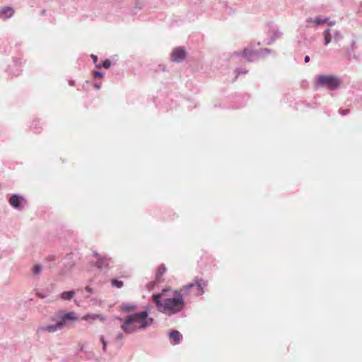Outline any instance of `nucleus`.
<instances>
[{
    "label": "nucleus",
    "mask_w": 362,
    "mask_h": 362,
    "mask_svg": "<svg viewBox=\"0 0 362 362\" xmlns=\"http://www.w3.org/2000/svg\"><path fill=\"white\" fill-rule=\"evenodd\" d=\"M207 286V281L199 278H196L194 282L184 285L180 291L173 292L172 297L165 298L163 293L152 296V300L155 303L157 310L167 316H173L182 311L185 303L182 291L187 292L191 288L196 287L197 296L204 293V289Z\"/></svg>",
    "instance_id": "f257e3e1"
},
{
    "label": "nucleus",
    "mask_w": 362,
    "mask_h": 362,
    "mask_svg": "<svg viewBox=\"0 0 362 362\" xmlns=\"http://www.w3.org/2000/svg\"><path fill=\"white\" fill-rule=\"evenodd\" d=\"M122 322L121 329L126 334H133L137 331H144L152 327L155 322L149 316V310L146 309L127 315L124 318H119Z\"/></svg>",
    "instance_id": "f03ea898"
},
{
    "label": "nucleus",
    "mask_w": 362,
    "mask_h": 362,
    "mask_svg": "<svg viewBox=\"0 0 362 362\" xmlns=\"http://www.w3.org/2000/svg\"><path fill=\"white\" fill-rule=\"evenodd\" d=\"M78 320L77 315L75 312L70 311L62 314L59 317V321L53 325H41L37 327V332L39 334L42 333H54L62 330L67 323L69 322H75Z\"/></svg>",
    "instance_id": "7ed1b4c3"
},
{
    "label": "nucleus",
    "mask_w": 362,
    "mask_h": 362,
    "mask_svg": "<svg viewBox=\"0 0 362 362\" xmlns=\"http://www.w3.org/2000/svg\"><path fill=\"white\" fill-rule=\"evenodd\" d=\"M315 86L336 90L341 84V79L335 75H319L315 77Z\"/></svg>",
    "instance_id": "20e7f679"
},
{
    "label": "nucleus",
    "mask_w": 362,
    "mask_h": 362,
    "mask_svg": "<svg viewBox=\"0 0 362 362\" xmlns=\"http://www.w3.org/2000/svg\"><path fill=\"white\" fill-rule=\"evenodd\" d=\"M8 203L13 209L17 211H22L28 204L25 197L19 194H11Z\"/></svg>",
    "instance_id": "39448f33"
},
{
    "label": "nucleus",
    "mask_w": 362,
    "mask_h": 362,
    "mask_svg": "<svg viewBox=\"0 0 362 362\" xmlns=\"http://www.w3.org/2000/svg\"><path fill=\"white\" fill-rule=\"evenodd\" d=\"M232 57H243L247 62H252L257 59L260 57L259 51L252 50L250 48H245L241 52H235L232 54Z\"/></svg>",
    "instance_id": "423d86ee"
},
{
    "label": "nucleus",
    "mask_w": 362,
    "mask_h": 362,
    "mask_svg": "<svg viewBox=\"0 0 362 362\" xmlns=\"http://www.w3.org/2000/svg\"><path fill=\"white\" fill-rule=\"evenodd\" d=\"M186 58V52L182 47L174 49L171 53V60L173 62L180 63Z\"/></svg>",
    "instance_id": "0eeeda50"
},
{
    "label": "nucleus",
    "mask_w": 362,
    "mask_h": 362,
    "mask_svg": "<svg viewBox=\"0 0 362 362\" xmlns=\"http://www.w3.org/2000/svg\"><path fill=\"white\" fill-rule=\"evenodd\" d=\"M283 33L279 30V28H275L272 33L269 35L264 40L266 45H272L276 40L279 39L282 36Z\"/></svg>",
    "instance_id": "6e6552de"
},
{
    "label": "nucleus",
    "mask_w": 362,
    "mask_h": 362,
    "mask_svg": "<svg viewBox=\"0 0 362 362\" xmlns=\"http://www.w3.org/2000/svg\"><path fill=\"white\" fill-rule=\"evenodd\" d=\"M112 263V261L111 258L110 257H100L98 258V260L96 262V266L98 268L103 269H107L110 267L111 264Z\"/></svg>",
    "instance_id": "1a4fd4ad"
},
{
    "label": "nucleus",
    "mask_w": 362,
    "mask_h": 362,
    "mask_svg": "<svg viewBox=\"0 0 362 362\" xmlns=\"http://www.w3.org/2000/svg\"><path fill=\"white\" fill-rule=\"evenodd\" d=\"M82 320L91 323L96 320L104 321L105 320V317H104V315L100 314L88 313L83 316Z\"/></svg>",
    "instance_id": "9d476101"
},
{
    "label": "nucleus",
    "mask_w": 362,
    "mask_h": 362,
    "mask_svg": "<svg viewBox=\"0 0 362 362\" xmlns=\"http://www.w3.org/2000/svg\"><path fill=\"white\" fill-rule=\"evenodd\" d=\"M168 335L173 344H179L182 341V335L177 330L170 331Z\"/></svg>",
    "instance_id": "9b49d317"
},
{
    "label": "nucleus",
    "mask_w": 362,
    "mask_h": 362,
    "mask_svg": "<svg viewBox=\"0 0 362 362\" xmlns=\"http://www.w3.org/2000/svg\"><path fill=\"white\" fill-rule=\"evenodd\" d=\"M328 21L327 18H325L323 16H319L315 18H308L306 19V22L309 23H313L315 25H320L327 23Z\"/></svg>",
    "instance_id": "f8f14e48"
},
{
    "label": "nucleus",
    "mask_w": 362,
    "mask_h": 362,
    "mask_svg": "<svg viewBox=\"0 0 362 362\" xmlns=\"http://www.w3.org/2000/svg\"><path fill=\"white\" fill-rule=\"evenodd\" d=\"M14 11L13 8L7 6L4 7L0 10V18L5 19L11 17L13 15Z\"/></svg>",
    "instance_id": "ddd939ff"
},
{
    "label": "nucleus",
    "mask_w": 362,
    "mask_h": 362,
    "mask_svg": "<svg viewBox=\"0 0 362 362\" xmlns=\"http://www.w3.org/2000/svg\"><path fill=\"white\" fill-rule=\"evenodd\" d=\"M136 308H137V305L136 303H122L121 305V310H122L124 313L133 312Z\"/></svg>",
    "instance_id": "4468645a"
},
{
    "label": "nucleus",
    "mask_w": 362,
    "mask_h": 362,
    "mask_svg": "<svg viewBox=\"0 0 362 362\" xmlns=\"http://www.w3.org/2000/svg\"><path fill=\"white\" fill-rule=\"evenodd\" d=\"M75 296V291L74 290L62 292L59 297L62 300H71Z\"/></svg>",
    "instance_id": "2eb2a0df"
},
{
    "label": "nucleus",
    "mask_w": 362,
    "mask_h": 362,
    "mask_svg": "<svg viewBox=\"0 0 362 362\" xmlns=\"http://www.w3.org/2000/svg\"><path fill=\"white\" fill-rule=\"evenodd\" d=\"M331 29L330 28H327V30H325L323 33V36H324V44L325 45H328L331 41L332 40V34H331Z\"/></svg>",
    "instance_id": "dca6fc26"
},
{
    "label": "nucleus",
    "mask_w": 362,
    "mask_h": 362,
    "mask_svg": "<svg viewBox=\"0 0 362 362\" xmlns=\"http://www.w3.org/2000/svg\"><path fill=\"white\" fill-rule=\"evenodd\" d=\"M332 41L337 44L339 43L341 39L343 38L342 34L339 30H333V33L332 34Z\"/></svg>",
    "instance_id": "f3484780"
},
{
    "label": "nucleus",
    "mask_w": 362,
    "mask_h": 362,
    "mask_svg": "<svg viewBox=\"0 0 362 362\" xmlns=\"http://www.w3.org/2000/svg\"><path fill=\"white\" fill-rule=\"evenodd\" d=\"M42 272V267L39 264H35L32 268V274L35 276L40 275Z\"/></svg>",
    "instance_id": "a211bd4d"
},
{
    "label": "nucleus",
    "mask_w": 362,
    "mask_h": 362,
    "mask_svg": "<svg viewBox=\"0 0 362 362\" xmlns=\"http://www.w3.org/2000/svg\"><path fill=\"white\" fill-rule=\"evenodd\" d=\"M166 269L163 265H161L158 267L156 273V278L159 279L161 276L165 272Z\"/></svg>",
    "instance_id": "6ab92c4d"
},
{
    "label": "nucleus",
    "mask_w": 362,
    "mask_h": 362,
    "mask_svg": "<svg viewBox=\"0 0 362 362\" xmlns=\"http://www.w3.org/2000/svg\"><path fill=\"white\" fill-rule=\"evenodd\" d=\"M111 285L113 286V287H116V288H120L123 286L124 284L122 281H119L117 279H112L111 281Z\"/></svg>",
    "instance_id": "aec40b11"
},
{
    "label": "nucleus",
    "mask_w": 362,
    "mask_h": 362,
    "mask_svg": "<svg viewBox=\"0 0 362 362\" xmlns=\"http://www.w3.org/2000/svg\"><path fill=\"white\" fill-rule=\"evenodd\" d=\"M74 263L72 262L67 263V264L65 267L66 269H62L60 272V274L61 275H64L67 271L71 269V268L74 267Z\"/></svg>",
    "instance_id": "412c9836"
},
{
    "label": "nucleus",
    "mask_w": 362,
    "mask_h": 362,
    "mask_svg": "<svg viewBox=\"0 0 362 362\" xmlns=\"http://www.w3.org/2000/svg\"><path fill=\"white\" fill-rule=\"evenodd\" d=\"M259 52L260 53V57L274 52L272 49H268V48L263 49H262V50H260Z\"/></svg>",
    "instance_id": "4be33fe9"
},
{
    "label": "nucleus",
    "mask_w": 362,
    "mask_h": 362,
    "mask_svg": "<svg viewBox=\"0 0 362 362\" xmlns=\"http://www.w3.org/2000/svg\"><path fill=\"white\" fill-rule=\"evenodd\" d=\"M90 57L92 58L93 62L94 64L95 65V66L98 68H100L101 64L97 63L98 62V57L95 54H91Z\"/></svg>",
    "instance_id": "5701e85b"
},
{
    "label": "nucleus",
    "mask_w": 362,
    "mask_h": 362,
    "mask_svg": "<svg viewBox=\"0 0 362 362\" xmlns=\"http://www.w3.org/2000/svg\"><path fill=\"white\" fill-rule=\"evenodd\" d=\"M100 340L101 343L103 344V351H107V341L105 340V338L103 336H100Z\"/></svg>",
    "instance_id": "b1692460"
},
{
    "label": "nucleus",
    "mask_w": 362,
    "mask_h": 362,
    "mask_svg": "<svg viewBox=\"0 0 362 362\" xmlns=\"http://www.w3.org/2000/svg\"><path fill=\"white\" fill-rule=\"evenodd\" d=\"M236 71H237L238 75H240V74H246L248 72V70L246 69L245 68H238Z\"/></svg>",
    "instance_id": "393cba45"
},
{
    "label": "nucleus",
    "mask_w": 362,
    "mask_h": 362,
    "mask_svg": "<svg viewBox=\"0 0 362 362\" xmlns=\"http://www.w3.org/2000/svg\"><path fill=\"white\" fill-rule=\"evenodd\" d=\"M111 66V62L109 59H106L105 60L103 64H101V67L103 66L105 67V69H108L110 68Z\"/></svg>",
    "instance_id": "a878e982"
},
{
    "label": "nucleus",
    "mask_w": 362,
    "mask_h": 362,
    "mask_svg": "<svg viewBox=\"0 0 362 362\" xmlns=\"http://www.w3.org/2000/svg\"><path fill=\"white\" fill-rule=\"evenodd\" d=\"M93 75L96 77L103 78L104 76V73L99 71H95L93 72Z\"/></svg>",
    "instance_id": "bb28decb"
},
{
    "label": "nucleus",
    "mask_w": 362,
    "mask_h": 362,
    "mask_svg": "<svg viewBox=\"0 0 362 362\" xmlns=\"http://www.w3.org/2000/svg\"><path fill=\"white\" fill-rule=\"evenodd\" d=\"M136 6L139 8H141L144 6V2L143 1H140V0H138L136 1Z\"/></svg>",
    "instance_id": "cd10ccee"
},
{
    "label": "nucleus",
    "mask_w": 362,
    "mask_h": 362,
    "mask_svg": "<svg viewBox=\"0 0 362 362\" xmlns=\"http://www.w3.org/2000/svg\"><path fill=\"white\" fill-rule=\"evenodd\" d=\"M85 290L86 291L88 292V293H93L94 291V289L89 286H87L86 288H85Z\"/></svg>",
    "instance_id": "c85d7f7f"
},
{
    "label": "nucleus",
    "mask_w": 362,
    "mask_h": 362,
    "mask_svg": "<svg viewBox=\"0 0 362 362\" xmlns=\"http://www.w3.org/2000/svg\"><path fill=\"white\" fill-rule=\"evenodd\" d=\"M86 298H90V301L92 302L93 304H96L98 303V300L95 298H90L89 296H86Z\"/></svg>",
    "instance_id": "c756f323"
},
{
    "label": "nucleus",
    "mask_w": 362,
    "mask_h": 362,
    "mask_svg": "<svg viewBox=\"0 0 362 362\" xmlns=\"http://www.w3.org/2000/svg\"><path fill=\"white\" fill-rule=\"evenodd\" d=\"M123 334L122 333H118L116 336L117 340H122L123 339Z\"/></svg>",
    "instance_id": "7c9ffc66"
},
{
    "label": "nucleus",
    "mask_w": 362,
    "mask_h": 362,
    "mask_svg": "<svg viewBox=\"0 0 362 362\" xmlns=\"http://www.w3.org/2000/svg\"><path fill=\"white\" fill-rule=\"evenodd\" d=\"M93 86H94V88H95V89L99 90V89H100V88H101V84H100V83H95L93 84Z\"/></svg>",
    "instance_id": "2f4dec72"
},
{
    "label": "nucleus",
    "mask_w": 362,
    "mask_h": 362,
    "mask_svg": "<svg viewBox=\"0 0 362 362\" xmlns=\"http://www.w3.org/2000/svg\"><path fill=\"white\" fill-rule=\"evenodd\" d=\"M349 112V110H343L341 111V114L342 115H347L348 113Z\"/></svg>",
    "instance_id": "473e14b6"
},
{
    "label": "nucleus",
    "mask_w": 362,
    "mask_h": 362,
    "mask_svg": "<svg viewBox=\"0 0 362 362\" xmlns=\"http://www.w3.org/2000/svg\"><path fill=\"white\" fill-rule=\"evenodd\" d=\"M47 259H48L49 260L54 261V260H55V259H56V258H55V256H54V255H50V256H49V257H48V258H47Z\"/></svg>",
    "instance_id": "72a5a7b5"
},
{
    "label": "nucleus",
    "mask_w": 362,
    "mask_h": 362,
    "mask_svg": "<svg viewBox=\"0 0 362 362\" xmlns=\"http://www.w3.org/2000/svg\"><path fill=\"white\" fill-rule=\"evenodd\" d=\"M309 61H310V57L309 56H305V58H304V62L305 63H308Z\"/></svg>",
    "instance_id": "f704fd0d"
},
{
    "label": "nucleus",
    "mask_w": 362,
    "mask_h": 362,
    "mask_svg": "<svg viewBox=\"0 0 362 362\" xmlns=\"http://www.w3.org/2000/svg\"><path fill=\"white\" fill-rule=\"evenodd\" d=\"M69 84L70 86H74V84H75V81H73V80H70V81H69Z\"/></svg>",
    "instance_id": "c9c22d12"
},
{
    "label": "nucleus",
    "mask_w": 362,
    "mask_h": 362,
    "mask_svg": "<svg viewBox=\"0 0 362 362\" xmlns=\"http://www.w3.org/2000/svg\"><path fill=\"white\" fill-rule=\"evenodd\" d=\"M355 45H356V42L355 41H353L352 43H351V48L352 49H354L355 48Z\"/></svg>",
    "instance_id": "e433bc0d"
},
{
    "label": "nucleus",
    "mask_w": 362,
    "mask_h": 362,
    "mask_svg": "<svg viewBox=\"0 0 362 362\" xmlns=\"http://www.w3.org/2000/svg\"><path fill=\"white\" fill-rule=\"evenodd\" d=\"M335 22L334 21H332L330 23H329V25H334Z\"/></svg>",
    "instance_id": "4c0bfd02"
},
{
    "label": "nucleus",
    "mask_w": 362,
    "mask_h": 362,
    "mask_svg": "<svg viewBox=\"0 0 362 362\" xmlns=\"http://www.w3.org/2000/svg\"><path fill=\"white\" fill-rule=\"evenodd\" d=\"M95 257H98V253H95Z\"/></svg>",
    "instance_id": "58836bf2"
}]
</instances>
